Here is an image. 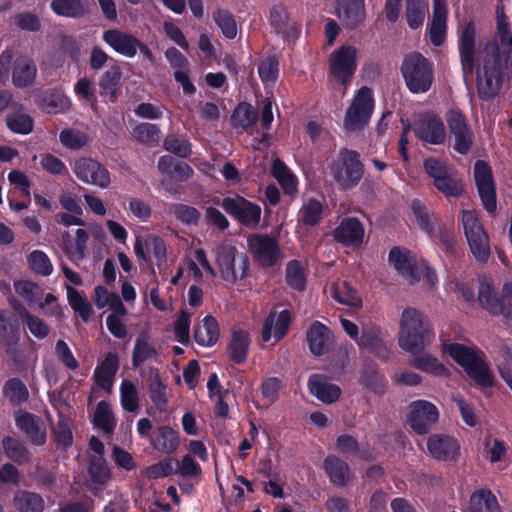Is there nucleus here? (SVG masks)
Returning a JSON list of instances; mask_svg holds the SVG:
<instances>
[{"label": "nucleus", "mask_w": 512, "mask_h": 512, "mask_svg": "<svg viewBox=\"0 0 512 512\" xmlns=\"http://www.w3.org/2000/svg\"><path fill=\"white\" fill-rule=\"evenodd\" d=\"M476 31L468 24L461 34L459 54L465 79L476 73L479 96L484 100L494 97L501 86L505 70L512 67V54L503 53L497 41L481 42L475 47Z\"/></svg>", "instance_id": "1"}, {"label": "nucleus", "mask_w": 512, "mask_h": 512, "mask_svg": "<svg viewBox=\"0 0 512 512\" xmlns=\"http://www.w3.org/2000/svg\"><path fill=\"white\" fill-rule=\"evenodd\" d=\"M430 322L419 310L406 308L400 318L399 346L411 354H420L433 341Z\"/></svg>", "instance_id": "2"}, {"label": "nucleus", "mask_w": 512, "mask_h": 512, "mask_svg": "<svg viewBox=\"0 0 512 512\" xmlns=\"http://www.w3.org/2000/svg\"><path fill=\"white\" fill-rule=\"evenodd\" d=\"M401 73L407 88L415 94L427 92L434 80L432 64L417 52L405 56L401 65Z\"/></svg>", "instance_id": "3"}, {"label": "nucleus", "mask_w": 512, "mask_h": 512, "mask_svg": "<svg viewBox=\"0 0 512 512\" xmlns=\"http://www.w3.org/2000/svg\"><path fill=\"white\" fill-rule=\"evenodd\" d=\"M215 261L221 277L229 283H235L248 274V257L239 253L236 246L229 242H223L216 247Z\"/></svg>", "instance_id": "4"}, {"label": "nucleus", "mask_w": 512, "mask_h": 512, "mask_svg": "<svg viewBox=\"0 0 512 512\" xmlns=\"http://www.w3.org/2000/svg\"><path fill=\"white\" fill-rule=\"evenodd\" d=\"M359 157L358 152L345 148L339 152L338 159L333 162L332 176L341 189H351L362 179L364 166Z\"/></svg>", "instance_id": "5"}, {"label": "nucleus", "mask_w": 512, "mask_h": 512, "mask_svg": "<svg viewBox=\"0 0 512 512\" xmlns=\"http://www.w3.org/2000/svg\"><path fill=\"white\" fill-rule=\"evenodd\" d=\"M462 224L472 255L478 262H487L491 254L489 237L478 214L474 210H463Z\"/></svg>", "instance_id": "6"}, {"label": "nucleus", "mask_w": 512, "mask_h": 512, "mask_svg": "<svg viewBox=\"0 0 512 512\" xmlns=\"http://www.w3.org/2000/svg\"><path fill=\"white\" fill-rule=\"evenodd\" d=\"M373 107L371 89L361 87L346 112L344 128L350 132L362 129L369 122Z\"/></svg>", "instance_id": "7"}, {"label": "nucleus", "mask_w": 512, "mask_h": 512, "mask_svg": "<svg viewBox=\"0 0 512 512\" xmlns=\"http://www.w3.org/2000/svg\"><path fill=\"white\" fill-rule=\"evenodd\" d=\"M248 251L254 262L262 268L272 267L282 259L277 240L268 235H251L248 238Z\"/></svg>", "instance_id": "8"}, {"label": "nucleus", "mask_w": 512, "mask_h": 512, "mask_svg": "<svg viewBox=\"0 0 512 512\" xmlns=\"http://www.w3.org/2000/svg\"><path fill=\"white\" fill-rule=\"evenodd\" d=\"M72 170L84 184L94 185L106 189L111 184V175L108 169L97 160L90 157H81L74 161Z\"/></svg>", "instance_id": "9"}, {"label": "nucleus", "mask_w": 512, "mask_h": 512, "mask_svg": "<svg viewBox=\"0 0 512 512\" xmlns=\"http://www.w3.org/2000/svg\"><path fill=\"white\" fill-rule=\"evenodd\" d=\"M221 207L244 226L255 227L260 222V206L243 197H226L221 201Z\"/></svg>", "instance_id": "10"}, {"label": "nucleus", "mask_w": 512, "mask_h": 512, "mask_svg": "<svg viewBox=\"0 0 512 512\" xmlns=\"http://www.w3.org/2000/svg\"><path fill=\"white\" fill-rule=\"evenodd\" d=\"M357 49L353 46H342L332 52L329 57V68L333 77L346 84L356 70Z\"/></svg>", "instance_id": "11"}, {"label": "nucleus", "mask_w": 512, "mask_h": 512, "mask_svg": "<svg viewBox=\"0 0 512 512\" xmlns=\"http://www.w3.org/2000/svg\"><path fill=\"white\" fill-rule=\"evenodd\" d=\"M439 418L437 407L426 400H416L409 405L407 421L410 427L418 434H426L431 425Z\"/></svg>", "instance_id": "12"}, {"label": "nucleus", "mask_w": 512, "mask_h": 512, "mask_svg": "<svg viewBox=\"0 0 512 512\" xmlns=\"http://www.w3.org/2000/svg\"><path fill=\"white\" fill-rule=\"evenodd\" d=\"M474 178L484 208L493 213L497 207L496 190L491 169L486 162L478 160L475 163Z\"/></svg>", "instance_id": "13"}, {"label": "nucleus", "mask_w": 512, "mask_h": 512, "mask_svg": "<svg viewBox=\"0 0 512 512\" xmlns=\"http://www.w3.org/2000/svg\"><path fill=\"white\" fill-rule=\"evenodd\" d=\"M447 125L454 139L453 148L460 154H467L472 147V133L465 116L458 110H450L446 116Z\"/></svg>", "instance_id": "14"}, {"label": "nucleus", "mask_w": 512, "mask_h": 512, "mask_svg": "<svg viewBox=\"0 0 512 512\" xmlns=\"http://www.w3.org/2000/svg\"><path fill=\"white\" fill-rule=\"evenodd\" d=\"M357 345L361 349L374 353L377 357L384 360H389L392 356V352L385 340V334L375 325L365 324L362 326Z\"/></svg>", "instance_id": "15"}, {"label": "nucleus", "mask_w": 512, "mask_h": 512, "mask_svg": "<svg viewBox=\"0 0 512 512\" xmlns=\"http://www.w3.org/2000/svg\"><path fill=\"white\" fill-rule=\"evenodd\" d=\"M414 132L419 139L433 145H440L446 139L443 122L432 114L422 116L415 124Z\"/></svg>", "instance_id": "16"}, {"label": "nucleus", "mask_w": 512, "mask_h": 512, "mask_svg": "<svg viewBox=\"0 0 512 512\" xmlns=\"http://www.w3.org/2000/svg\"><path fill=\"white\" fill-rule=\"evenodd\" d=\"M427 448L432 457L442 461H456L460 455L458 441L444 434L430 436L427 440Z\"/></svg>", "instance_id": "17"}, {"label": "nucleus", "mask_w": 512, "mask_h": 512, "mask_svg": "<svg viewBox=\"0 0 512 512\" xmlns=\"http://www.w3.org/2000/svg\"><path fill=\"white\" fill-rule=\"evenodd\" d=\"M16 426L26 435L34 445H44L46 442V429L39 417L24 410L15 412Z\"/></svg>", "instance_id": "18"}, {"label": "nucleus", "mask_w": 512, "mask_h": 512, "mask_svg": "<svg viewBox=\"0 0 512 512\" xmlns=\"http://www.w3.org/2000/svg\"><path fill=\"white\" fill-rule=\"evenodd\" d=\"M11 80L15 87L26 88L31 86L37 76V67L31 57L18 54L12 60Z\"/></svg>", "instance_id": "19"}, {"label": "nucleus", "mask_w": 512, "mask_h": 512, "mask_svg": "<svg viewBox=\"0 0 512 512\" xmlns=\"http://www.w3.org/2000/svg\"><path fill=\"white\" fill-rule=\"evenodd\" d=\"M103 41L115 52L132 58L137 54L140 40L129 33L118 29H110L103 33Z\"/></svg>", "instance_id": "20"}, {"label": "nucleus", "mask_w": 512, "mask_h": 512, "mask_svg": "<svg viewBox=\"0 0 512 512\" xmlns=\"http://www.w3.org/2000/svg\"><path fill=\"white\" fill-rule=\"evenodd\" d=\"M290 321L291 315L288 310H283L280 313H270L263 324L262 341L269 342L274 339L273 344L277 343L287 333Z\"/></svg>", "instance_id": "21"}, {"label": "nucleus", "mask_w": 512, "mask_h": 512, "mask_svg": "<svg viewBox=\"0 0 512 512\" xmlns=\"http://www.w3.org/2000/svg\"><path fill=\"white\" fill-rule=\"evenodd\" d=\"M337 15L345 27L356 28L365 19L364 0H338Z\"/></svg>", "instance_id": "22"}, {"label": "nucleus", "mask_w": 512, "mask_h": 512, "mask_svg": "<svg viewBox=\"0 0 512 512\" xmlns=\"http://www.w3.org/2000/svg\"><path fill=\"white\" fill-rule=\"evenodd\" d=\"M308 389L313 396L325 404L334 403L341 395L339 386L331 383L322 374H313L309 377Z\"/></svg>", "instance_id": "23"}, {"label": "nucleus", "mask_w": 512, "mask_h": 512, "mask_svg": "<svg viewBox=\"0 0 512 512\" xmlns=\"http://www.w3.org/2000/svg\"><path fill=\"white\" fill-rule=\"evenodd\" d=\"M336 241L347 246H359L363 242L364 228L356 218L343 220L333 231Z\"/></svg>", "instance_id": "24"}, {"label": "nucleus", "mask_w": 512, "mask_h": 512, "mask_svg": "<svg viewBox=\"0 0 512 512\" xmlns=\"http://www.w3.org/2000/svg\"><path fill=\"white\" fill-rule=\"evenodd\" d=\"M306 339L311 353L315 356H321L328 352L333 336L325 325L315 321L308 329Z\"/></svg>", "instance_id": "25"}, {"label": "nucleus", "mask_w": 512, "mask_h": 512, "mask_svg": "<svg viewBox=\"0 0 512 512\" xmlns=\"http://www.w3.org/2000/svg\"><path fill=\"white\" fill-rule=\"evenodd\" d=\"M447 9L444 0H433V17L430 25V41L434 46H441L446 39Z\"/></svg>", "instance_id": "26"}, {"label": "nucleus", "mask_w": 512, "mask_h": 512, "mask_svg": "<svg viewBox=\"0 0 512 512\" xmlns=\"http://www.w3.org/2000/svg\"><path fill=\"white\" fill-rule=\"evenodd\" d=\"M389 262L408 281L414 284L419 281L420 274L409 253L400 248H393L389 253Z\"/></svg>", "instance_id": "27"}, {"label": "nucleus", "mask_w": 512, "mask_h": 512, "mask_svg": "<svg viewBox=\"0 0 512 512\" xmlns=\"http://www.w3.org/2000/svg\"><path fill=\"white\" fill-rule=\"evenodd\" d=\"M323 466L330 481L338 487L346 486L352 479L349 465L334 455H328Z\"/></svg>", "instance_id": "28"}, {"label": "nucleus", "mask_w": 512, "mask_h": 512, "mask_svg": "<svg viewBox=\"0 0 512 512\" xmlns=\"http://www.w3.org/2000/svg\"><path fill=\"white\" fill-rule=\"evenodd\" d=\"M118 367L117 355L111 352L106 354L104 360L94 371L95 382L101 389L107 392L111 391Z\"/></svg>", "instance_id": "29"}, {"label": "nucleus", "mask_w": 512, "mask_h": 512, "mask_svg": "<svg viewBox=\"0 0 512 512\" xmlns=\"http://www.w3.org/2000/svg\"><path fill=\"white\" fill-rule=\"evenodd\" d=\"M147 386L149 397L155 407L160 412L165 411L168 404L167 387L154 367H149L147 370Z\"/></svg>", "instance_id": "30"}, {"label": "nucleus", "mask_w": 512, "mask_h": 512, "mask_svg": "<svg viewBox=\"0 0 512 512\" xmlns=\"http://www.w3.org/2000/svg\"><path fill=\"white\" fill-rule=\"evenodd\" d=\"M270 23L285 38H295L297 35L294 22L291 20L286 7L281 3L272 6L270 10Z\"/></svg>", "instance_id": "31"}, {"label": "nucleus", "mask_w": 512, "mask_h": 512, "mask_svg": "<svg viewBox=\"0 0 512 512\" xmlns=\"http://www.w3.org/2000/svg\"><path fill=\"white\" fill-rule=\"evenodd\" d=\"M38 105L46 113L58 114L69 110L71 101L63 91L50 89L39 98Z\"/></svg>", "instance_id": "32"}, {"label": "nucleus", "mask_w": 512, "mask_h": 512, "mask_svg": "<svg viewBox=\"0 0 512 512\" xmlns=\"http://www.w3.org/2000/svg\"><path fill=\"white\" fill-rule=\"evenodd\" d=\"M150 441L154 449L166 454L175 452L180 446L178 432L169 426L157 428Z\"/></svg>", "instance_id": "33"}, {"label": "nucleus", "mask_w": 512, "mask_h": 512, "mask_svg": "<svg viewBox=\"0 0 512 512\" xmlns=\"http://www.w3.org/2000/svg\"><path fill=\"white\" fill-rule=\"evenodd\" d=\"M250 342V336L246 331L233 330L227 346L229 359L236 364L243 363L247 358Z\"/></svg>", "instance_id": "34"}, {"label": "nucleus", "mask_w": 512, "mask_h": 512, "mask_svg": "<svg viewBox=\"0 0 512 512\" xmlns=\"http://www.w3.org/2000/svg\"><path fill=\"white\" fill-rule=\"evenodd\" d=\"M499 297L495 291L493 281L487 277L479 280L478 301L480 305L493 315H500L502 306H500Z\"/></svg>", "instance_id": "35"}, {"label": "nucleus", "mask_w": 512, "mask_h": 512, "mask_svg": "<svg viewBox=\"0 0 512 512\" xmlns=\"http://www.w3.org/2000/svg\"><path fill=\"white\" fill-rule=\"evenodd\" d=\"M220 331L216 319L212 316H206L199 323L194 332L196 343L203 347L213 346L219 339Z\"/></svg>", "instance_id": "36"}, {"label": "nucleus", "mask_w": 512, "mask_h": 512, "mask_svg": "<svg viewBox=\"0 0 512 512\" xmlns=\"http://www.w3.org/2000/svg\"><path fill=\"white\" fill-rule=\"evenodd\" d=\"M444 350L456 363L464 368L465 372L483 357L482 353L459 343L445 345Z\"/></svg>", "instance_id": "37"}, {"label": "nucleus", "mask_w": 512, "mask_h": 512, "mask_svg": "<svg viewBox=\"0 0 512 512\" xmlns=\"http://www.w3.org/2000/svg\"><path fill=\"white\" fill-rule=\"evenodd\" d=\"M122 71L118 65L111 66L101 77L99 82L100 93L112 103L118 99V91L121 83Z\"/></svg>", "instance_id": "38"}, {"label": "nucleus", "mask_w": 512, "mask_h": 512, "mask_svg": "<svg viewBox=\"0 0 512 512\" xmlns=\"http://www.w3.org/2000/svg\"><path fill=\"white\" fill-rule=\"evenodd\" d=\"M1 444L3 452L9 460L19 465L30 462V451L21 440L12 436H4Z\"/></svg>", "instance_id": "39"}, {"label": "nucleus", "mask_w": 512, "mask_h": 512, "mask_svg": "<svg viewBox=\"0 0 512 512\" xmlns=\"http://www.w3.org/2000/svg\"><path fill=\"white\" fill-rule=\"evenodd\" d=\"M469 506L478 512H502L496 496L487 488L475 490L470 495Z\"/></svg>", "instance_id": "40"}, {"label": "nucleus", "mask_w": 512, "mask_h": 512, "mask_svg": "<svg viewBox=\"0 0 512 512\" xmlns=\"http://www.w3.org/2000/svg\"><path fill=\"white\" fill-rule=\"evenodd\" d=\"M492 41L498 42V48H501L503 53L512 54V34L503 6H497L496 9V36Z\"/></svg>", "instance_id": "41"}, {"label": "nucleus", "mask_w": 512, "mask_h": 512, "mask_svg": "<svg viewBox=\"0 0 512 512\" xmlns=\"http://www.w3.org/2000/svg\"><path fill=\"white\" fill-rule=\"evenodd\" d=\"M2 394L13 406H19L29 400L26 384L17 377L9 378L3 385Z\"/></svg>", "instance_id": "42"}, {"label": "nucleus", "mask_w": 512, "mask_h": 512, "mask_svg": "<svg viewBox=\"0 0 512 512\" xmlns=\"http://www.w3.org/2000/svg\"><path fill=\"white\" fill-rule=\"evenodd\" d=\"M12 502L19 512H43L45 508V502L39 494L25 490H18Z\"/></svg>", "instance_id": "43"}, {"label": "nucleus", "mask_w": 512, "mask_h": 512, "mask_svg": "<svg viewBox=\"0 0 512 512\" xmlns=\"http://www.w3.org/2000/svg\"><path fill=\"white\" fill-rule=\"evenodd\" d=\"M66 291L70 307L84 322L87 323L93 314V308L87 297L70 285H66Z\"/></svg>", "instance_id": "44"}, {"label": "nucleus", "mask_w": 512, "mask_h": 512, "mask_svg": "<svg viewBox=\"0 0 512 512\" xmlns=\"http://www.w3.org/2000/svg\"><path fill=\"white\" fill-rule=\"evenodd\" d=\"M330 292L332 298L340 304L355 308H359L362 305L361 298L347 281L333 283Z\"/></svg>", "instance_id": "45"}, {"label": "nucleus", "mask_w": 512, "mask_h": 512, "mask_svg": "<svg viewBox=\"0 0 512 512\" xmlns=\"http://www.w3.org/2000/svg\"><path fill=\"white\" fill-rule=\"evenodd\" d=\"M271 172L285 193L294 194L297 191L295 175L280 159L277 158L273 161Z\"/></svg>", "instance_id": "46"}, {"label": "nucleus", "mask_w": 512, "mask_h": 512, "mask_svg": "<svg viewBox=\"0 0 512 512\" xmlns=\"http://www.w3.org/2000/svg\"><path fill=\"white\" fill-rule=\"evenodd\" d=\"M410 364L416 369L434 376L448 377L450 375L446 366L430 354H421L420 356L415 357Z\"/></svg>", "instance_id": "47"}, {"label": "nucleus", "mask_w": 512, "mask_h": 512, "mask_svg": "<svg viewBox=\"0 0 512 512\" xmlns=\"http://www.w3.org/2000/svg\"><path fill=\"white\" fill-rule=\"evenodd\" d=\"M148 360L157 362L158 352L145 337H138L132 353V365L134 368H139Z\"/></svg>", "instance_id": "48"}, {"label": "nucleus", "mask_w": 512, "mask_h": 512, "mask_svg": "<svg viewBox=\"0 0 512 512\" xmlns=\"http://www.w3.org/2000/svg\"><path fill=\"white\" fill-rule=\"evenodd\" d=\"M16 311H18L21 319L26 324L30 333L37 339H44L49 335L50 329L45 321L35 315L29 313L24 307L17 304L14 305Z\"/></svg>", "instance_id": "49"}, {"label": "nucleus", "mask_w": 512, "mask_h": 512, "mask_svg": "<svg viewBox=\"0 0 512 512\" xmlns=\"http://www.w3.org/2000/svg\"><path fill=\"white\" fill-rule=\"evenodd\" d=\"M428 11L426 0H406L405 17L411 29L419 28Z\"/></svg>", "instance_id": "50"}, {"label": "nucleus", "mask_w": 512, "mask_h": 512, "mask_svg": "<svg viewBox=\"0 0 512 512\" xmlns=\"http://www.w3.org/2000/svg\"><path fill=\"white\" fill-rule=\"evenodd\" d=\"M93 423L103 432L110 434L116 427V420L111 405L106 401H100L95 409Z\"/></svg>", "instance_id": "51"}, {"label": "nucleus", "mask_w": 512, "mask_h": 512, "mask_svg": "<svg viewBox=\"0 0 512 512\" xmlns=\"http://www.w3.org/2000/svg\"><path fill=\"white\" fill-rule=\"evenodd\" d=\"M467 375L480 387L494 386L495 377L484 358H480L467 372Z\"/></svg>", "instance_id": "52"}, {"label": "nucleus", "mask_w": 512, "mask_h": 512, "mask_svg": "<svg viewBox=\"0 0 512 512\" xmlns=\"http://www.w3.org/2000/svg\"><path fill=\"white\" fill-rule=\"evenodd\" d=\"M120 398L123 409L130 413H136L139 410V395L135 384L124 379L120 386Z\"/></svg>", "instance_id": "53"}, {"label": "nucleus", "mask_w": 512, "mask_h": 512, "mask_svg": "<svg viewBox=\"0 0 512 512\" xmlns=\"http://www.w3.org/2000/svg\"><path fill=\"white\" fill-rule=\"evenodd\" d=\"M51 8L64 17L79 18L85 14V5L81 0H52Z\"/></svg>", "instance_id": "54"}, {"label": "nucleus", "mask_w": 512, "mask_h": 512, "mask_svg": "<svg viewBox=\"0 0 512 512\" xmlns=\"http://www.w3.org/2000/svg\"><path fill=\"white\" fill-rule=\"evenodd\" d=\"M59 141L67 149L79 150L88 143L89 137L81 130L65 128L59 134Z\"/></svg>", "instance_id": "55"}, {"label": "nucleus", "mask_w": 512, "mask_h": 512, "mask_svg": "<svg viewBox=\"0 0 512 512\" xmlns=\"http://www.w3.org/2000/svg\"><path fill=\"white\" fill-rule=\"evenodd\" d=\"M257 121V113L252 105L240 103L232 114V123L235 127L247 129Z\"/></svg>", "instance_id": "56"}, {"label": "nucleus", "mask_w": 512, "mask_h": 512, "mask_svg": "<svg viewBox=\"0 0 512 512\" xmlns=\"http://www.w3.org/2000/svg\"><path fill=\"white\" fill-rule=\"evenodd\" d=\"M213 19L228 39H234L237 35V24L233 15L226 9H218L213 13Z\"/></svg>", "instance_id": "57"}, {"label": "nucleus", "mask_w": 512, "mask_h": 512, "mask_svg": "<svg viewBox=\"0 0 512 512\" xmlns=\"http://www.w3.org/2000/svg\"><path fill=\"white\" fill-rule=\"evenodd\" d=\"M16 293L22 297L29 305H33L43 296L42 288L27 280H20L14 283Z\"/></svg>", "instance_id": "58"}, {"label": "nucleus", "mask_w": 512, "mask_h": 512, "mask_svg": "<svg viewBox=\"0 0 512 512\" xmlns=\"http://www.w3.org/2000/svg\"><path fill=\"white\" fill-rule=\"evenodd\" d=\"M163 146L167 151L179 157L186 158L191 154V144L189 141L175 133H170L166 136Z\"/></svg>", "instance_id": "59"}, {"label": "nucleus", "mask_w": 512, "mask_h": 512, "mask_svg": "<svg viewBox=\"0 0 512 512\" xmlns=\"http://www.w3.org/2000/svg\"><path fill=\"white\" fill-rule=\"evenodd\" d=\"M17 321L9 310H0V343L17 339Z\"/></svg>", "instance_id": "60"}, {"label": "nucleus", "mask_w": 512, "mask_h": 512, "mask_svg": "<svg viewBox=\"0 0 512 512\" xmlns=\"http://www.w3.org/2000/svg\"><path fill=\"white\" fill-rule=\"evenodd\" d=\"M287 283L296 290L303 291L306 284V276L303 267L296 260L288 262L286 267Z\"/></svg>", "instance_id": "61"}, {"label": "nucleus", "mask_w": 512, "mask_h": 512, "mask_svg": "<svg viewBox=\"0 0 512 512\" xmlns=\"http://www.w3.org/2000/svg\"><path fill=\"white\" fill-rule=\"evenodd\" d=\"M30 268L37 274L48 276L53 272V265L49 257L40 250H34L28 256Z\"/></svg>", "instance_id": "62"}, {"label": "nucleus", "mask_w": 512, "mask_h": 512, "mask_svg": "<svg viewBox=\"0 0 512 512\" xmlns=\"http://www.w3.org/2000/svg\"><path fill=\"white\" fill-rule=\"evenodd\" d=\"M8 128L18 134H29L33 130V119L23 113H14L8 115L6 118Z\"/></svg>", "instance_id": "63"}, {"label": "nucleus", "mask_w": 512, "mask_h": 512, "mask_svg": "<svg viewBox=\"0 0 512 512\" xmlns=\"http://www.w3.org/2000/svg\"><path fill=\"white\" fill-rule=\"evenodd\" d=\"M500 377L512 391V347L504 346L501 350V360L497 363Z\"/></svg>", "instance_id": "64"}]
</instances>
